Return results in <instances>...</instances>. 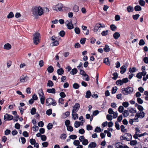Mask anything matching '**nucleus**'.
Here are the masks:
<instances>
[{"mask_svg": "<svg viewBox=\"0 0 148 148\" xmlns=\"http://www.w3.org/2000/svg\"><path fill=\"white\" fill-rule=\"evenodd\" d=\"M122 105L124 107L127 108L129 104L128 102L126 101L123 103Z\"/></svg>", "mask_w": 148, "mask_h": 148, "instance_id": "52", "label": "nucleus"}, {"mask_svg": "<svg viewBox=\"0 0 148 148\" xmlns=\"http://www.w3.org/2000/svg\"><path fill=\"white\" fill-rule=\"evenodd\" d=\"M69 138L71 139L74 140L77 138V136L75 135H71L69 136Z\"/></svg>", "mask_w": 148, "mask_h": 148, "instance_id": "64", "label": "nucleus"}, {"mask_svg": "<svg viewBox=\"0 0 148 148\" xmlns=\"http://www.w3.org/2000/svg\"><path fill=\"white\" fill-rule=\"evenodd\" d=\"M40 97V102L42 104H43L45 103V96L43 97Z\"/></svg>", "mask_w": 148, "mask_h": 148, "instance_id": "37", "label": "nucleus"}, {"mask_svg": "<svg viewBox=\"0 0 148 148\" xmlns=\"http://www.w3.org/2000/svg\"><path fill=\"white\" fill-rule=\"evenodd\" d=\"M127 69L126 66L125 65H123L121 67L120 73L121 74H123L126 71Z\"/></svg>", "mask_w": 148, "mask_h": 148, "instance_id": "14", "label": "nucleus"}, {"mask_svg": "<svg viewBox=\"0 0 148 148\" xmlns=\"http://www.w3.org/2000/svg\"><path fill=\"white\" fill-rule=\"evenodd\" d=\"M84 79L86 81H88L90 79L88 75L86 74H84Z\"/></svg>", "mask_w": 148, "mask_h": 148, "instance_id": "45", "label": "nucleus"}, {"mask_svg": "<svg viewBox=\"0 0 148 148\" xmlns=\"http://www.w3.org/2000/svg\"><path fill=\"white\" fill-rule=\"evenodd\" d=\"M121 132H125L127 130L126 129H125V126L123 125H121Z\"/></svg>", "mask_w": 148, "mask_h": 148, "instance_id": "50", "label": "nucleus"}, {"mask_svg": "<svg viewBox=\"0 0 148 148\" xmlns=\"http://www.w3.org/2000/svg\"><path fill=\"white\" fill-rule=\"evenodd\" d=\"M135 11H140L141 10L142 8L141 7L138 5L136 6L134 8Z\"/></svg>", "mask_w": 148, "mask_h": 148, "instance_id": "30", "label": "nucleus"}, {"mask_svg": "<svg viewBox=\"0 0 148 148\" xmlns=\"http://www.w3.org/2000/svg\"><path fill=\"white\" fill-rule=\"evenodd\" d=\"M104 51L106 52H108L110 50V49L109 47V46L107 45H106L104 48H103Z\"/></svg>", "mask_w": 148, "mask_h": 148, "instance_id": "27", "label": "nucleus"}, {"mask_svg": "<svg viewBox=\"0 0 148 148\" xmlns=\"http://www.w3.org/2000/svg\"><path fill=\"white\" fill-rule=\"evenodd\" d=\"M122 93L124 95H126L132 93L134 91V89L132 87H128L122 88Z\"/></svg>", "mask_w": 148, "mask_h": 148, "instance_id": "2", "label": "nucleus"}, {"mask_svg": "<svg viewBox=\"0 0 148 148\" xmlns=\"http://www.w3.org/2000/svg\"><path fill=\"white\" fill-rule=\"evenodd\" d=\"M97 144L95 142H92L90 143L88 146V148H94L97 146Z\"/></svg>", "mask_w": 148, "mask_h": 148, "instance_id": "13", "label": "nucleus"}, {"mask_svg": "<svg viewBox=\"0 0 148 148\" xmlns=\"http://www.w3.org/2000/svg\"><path fill=\"white\" fill-rule=\"evenodd\" d=\"M3 48L4 49L7 50H9L11 48V46L9 43H7L4 45Z\"/></svg>", "mask_w": 148, "mask_h": 148, "instance_id": "15", "label": "nucleus"}, {"mask_svg": "<svg viewBox=\"0 0 148 148\" xmlns=\"http://www.w3.org/2000/svg\"><path fill=\"white\" fill-rule=\"evenodd\" d=\"M108 33V31H104L101 32V35L103 36H105L107 35Z\"/></svg>", "mask_w": 148, "mask_h": 148, "instance_id": "61", "label": "nucleus"}, {"mask_svg": "<svg viewBox=\"0 0 148 148\" xmlns=\"http://www.w3.org/2000/svg\"><path fill=\"white\" fill-rule=\"evenodd\" d=\"M67 127V130L68 131L71 132L73 130V127L70 125L68 126Z\"/></svg>", "mask_w": 148, "mask_h": 148, "instance_id": "44", "label": "nucleus"}, {"mask_svg": "<svg viewBox=\"0 0 148 148\" xmlns=\"http://www.w3.org/2000/svg\"><path fill=\"white\" fill-rule=\"evenodd\" d=\"M116 84L117 85L121 86L123 84L122 82V80L121 79H119L116 81Z\"/></svg>", "mask_w": 148, "mask_h": 148, "instance_id": "38", "label": "nucleus"}, {"mask_svg": "<svg viewBox=\"0 0 148 148\" xmlns=\"http://www.w3.org/2000/svg\"><path fill=\"white\" fill-rule=\"evenodd\" d=\"M91 96V93L90 90H88L86 93L85 97L88 98Z\"/></svg>", "mask_w": 148, "mask_h": 148, "instance_id": "26", "label": "nucleus"}, {"mask_svg": "<svg viewBox=\"0 0 148 148\" xmlns=\"http://www.w3.org/2000/svg\"><path fill=\"white\" fill-rule=\"evenodd\" d=\"M47 92L49 93L55 94L56 93V90L55 88H52L51 89L49 88L47 89Z\"/></svg>", "mask_w": 148, "mask_h": 148, "instance_id": "18", "label": "nucleus"}, {"mask_svg": "<svg viewBox=\"0 0 148 148\" xmlns=\"http://www.w3.org/2000/svg\"><path fill=\"white\" fill-rule=\"evenodd\" d=\"M63 7V5L61 3H59L58 4L53 6V10L57 11H60Z\"/></svg>", "mask_w": 148, "mask_h": 148, "instance_id": "7", "label": "nucleus"}, {"mask_svg": "<svg viewBox=\"0 0 148 148\" xmlns=\"http://www.w3.org/2000/svg\"><path fill=\"white\" fill-rule=\"evenodd\" d=\"M53 126V125L51 123H49L47 126V128L49 130L51 129L52 128Z\"/></svg>", "mask_w": 148, "mask_h": 148, "instance_id": "57", "label": "nucleus"}, {"mask_svg": "<svg viewBox=\"0 0 148 148\" xmlns=\"http://www.w3.org/2000/svg\"><path fill=\"white\" fill-rule=\"evenodd\" d=\"M94 131L96 132H100L101 131V129L100 127H97L95 129Z\"/></svg>", "mask_w": 148, "mask_h": 148, "instance_id": "55", "label": "nucleus"}, {"mask_svg": "<svg viewBox=\"0 0 148 148\" xmlns=\"http://www.w3.org/2000/svg\"><path fill=\"white\" fill-rule=\"evenodd\" d=\"M73 20L75 21L74 22H73V21H71L70 22L68 20L65 22V23L66 24L68 28L69 29H72L74 28L72 23H73L74 24H75L77 23V19L75 18H74Z\"/></svg>", "mask_w": 148, "mask_h": 148, "instance_id": "4", "label": "nucleus"}, {"mask_svg": "<svg viewBox=\"0 0 148 148\" xmlns=\"http://www.w3.org/2000/svg\"><path fill=\"white\" fill-rule=\"evenodd\" d=\"M136 114H138V117L140 119L143 118L145 116V113L143 112H138Z\"/></svg>", "mask_w": 148, "mask_h": 148, "instance_id": "12", "label": "nucleus"}, {"mask_svg": "<svg viewBox=\"0 0 148 148\" xmlns=\"http://www.w3.org/2000/svg\"><path fill=\"white\" fill-rule=\"evenodd\" d=\"M75 32L77 34H78L80 33V30L78 27H75L74 29Z\"/></svg>", "mask_w": 148, "mask_h": 148, "instance_id": "40", "label": "nucleus"}, {"mask_svg": "<svg viewBox=\"0 0 148 148\" xmlns=\"http://www.w3.org/2000/svg\"><path fill=\"white\" fill-rule=\"evenodd\" d=\"M123 114L124 117H126L129 115V111L127 110H124L123 112Z\"/></svg>", "mask_w": 148, "mask_h": 148, "instance_id": "23", "label": "nucleus"}, {"mask_svg": "<svg viewBox=\"0 0 148 148\" xmlns=\"http://www.w3.org/2000/svg\"><path fill=\"white\" fill-rule=\"evenodd\" d=\"M86 129L88 131L92 129V127L90 125H86Z\"/></svg>", "mask_w": 148, "mask_h": 148, "instance_id": "62", "label": "nucleus"}, {"mask_svg": "<svg viewBox=\"0 0 148 148\" xmlns=\"http://www.w3.org/2000/svg\"><path fill=\"white\" fill-rule=\"evenodd\" d=\"M32 13L34 16L37 18L39 16L43 14V10L40 6L34 7L32 8Z\"/></svg>", "mask_w": 148, "mask_h": 148, "instance_id": "1", "label": "nucleus"}, {"mask_svg": "<svg viewBox=\"0 0 148 148\" xmlns=\"http://www.w3.org/2000/svg\"><path fill=\"white\" fill-rule=\"evenodd\" d=\"M122 80L123 84L126 83H127L129 81L128 79L127 78H123Z\"/></svg>", "mask_w": 148, "mask_h": 148, "instance_id": "63", "label": "nucleus"}, {"mask_svg": "<svg viewBox=\"0 0 148 148\" xmlns=\"http://www.w3.org/2000/svg\"><path fill=\"white\" fill-rule=\"evenodd\" d=\"M28 77L27 76H24L23 75L20 78V82L24 83L25 82H26L27 80Z\"/></svg>", "mask_w": 148, "mask_h": 148, "instance_id": "11", "label": "nucleus"}, {"mask_svg": "<svg viewBox=\"0 0 148 148\" xmlns=\"http://www.w3.org/2000/svg\"><path fill=\"white\" fill-rule=\"evenodd\" d=\"M137 71L135 67H133L132 68H130L129 69V71L130 73H134Z\"/></svg>", "mask_w": 148, "mask_h": 148, "instance_id": "34", "label": "nucleus"}, {"mask_svg": "<svg viewBox=\"0 0 148 148\" xmlns=\"http://www.w3.org/2000/svg\"><path fill=\"white\" fill-rule=\"evenodd\" d=\"M53 85V83L51 80H49L47 83V86L49 87H52Z\"/></svg>", "mask_w": 148, "mask_h": 148, "instance_id": "31", "label": "nucleus"}, {"mask_svg": "<svg viewBox=\"0 0 148 148\" xmlns=\"http://www.w3.org/2000/svg\"><path fill=\"white\" fill-rule=\"evenodd\" d=\"M66 137V134H62L60 136V138L62 139H65Z\"/></svg>", "mask_w": 148, "mask_h": 148, "instance_id": "60", "label": "nucleus"}, {"mask_svg": "<svg viewBox=\"0 0 148 148\" xmlns=\"http://www.w3.org/2000/svg\"><path fill=\"white\" fill-rule=\"evenodd\" d=\"M112 75L114 76L112 77L113 79L114 80H116L118 76L117 73H114Z\"/></svg>", "mask_w": 148, "mask_h": 148, "instance_id": "48", "label": "nucleus"}, {"mask_svg": "<svg viewBox=\"0 0 148 148\" xmlns=\"http://www.w3.org/2000/svg\"><path fill=\"white\" fill-rule=\"evenodd\" d=\"M125 135L127 136V141H130L132 139V136L131 134L129 133H126L125 134Z\"/></svg>", "mask_w": 148, "mask_h": 148, "instance_id": "24", "label": "nucleus"}, {"mask_svg": "<svg viewBox=\"0 0 148 148\" xmlns=\"http://www.w3.org/2000/svg\"><path fill=\"white\" fill-rule=\"evenodd\" d=\"M14 16V15L12 12H10L9 14L8 15L7 17L8 18H12Z\"/></svg>", "mask_w": 148, "mask_h": 148, "instance_id": "39", "label": "nucleus"}, {"mask_svg": "<svg viewBox=\"0 0 148 148\" xmlns=\"http://www.w3.org/2000/svg\"><path fill=\"white\" fill-rule=\"evenodd\" d=\"M29 142L32 145H34L36 143V141L35 139L32 138L30 139Z\"/></svg>", "mask_w": 148, "mask_h": 148, "instance_id": "47", "label": "nucleus"}, {"mask_svg": "<svg viewBox=\"0 0 148 148\" xmlns=\"http://www.w3.org/2000/svg\"><path fill=\"white\" fill-rule=\"evenodd\" d=\"M80 122H79L78 121H76L74 123V126L76 128H77L79 127L80 125Z\"/></svg>", "mask_w": 148, "mask_h": 148, "instance_id": "41", "label": "nucleus"}, {"mask_svg": "<svg viewBox=\"0 0 148 148\" xmlns=\"http://www.w3.org/2000/svg\"><path fill=\"white\" fill-rule=\"evenodd\" d=\"M77 72V69L74 68L72 69L71 71H70V74L74 75L76 74Z\"/></svg>", "mask_w": 148, "mask_h": 148, "instance_id": "25", "label": "nucleus"}, {"mask_svg": "<svg viewBox=\"0 0 148 148\" xmlns=\"http://www.w3.org/2000/svg\"><path fill=\"white\" fill-rule=\"evenodd\" d=\"M124 110V108L123 107L121 106H119L118 108V111L120 113H122L123 112V111Z\"/></svg>", "mask_w": 148, "mask_h": 148, "instance_id": "42", "label": "nucleus"}, {"mask_svg": "<svg viewBox=\"0 0 148 148\" xmlns=\"http://www.w3.org/2000/svg\"><path fill=\"white\" fill-rule=\"evenodd\" d=\"M13 116L11 115L6 114L4 116V119L5 121H10L12 119Z\"/></svg>", "mask_w": 148, "mask_h": 148, "instance_id": "10", "label": "nucleus"}, {"mask_svg": "<svg viewBox=\"0 0 148 148\" xmlns=\"http://www.w3.org/2000/svg\"><path fill=\"white\" fill-rule=\"evenodd\" d=\"M105 27V25L104 24H101L99 23H97L94 27V31L96 32L101 27L104 28Z\"/></svg>", "mask_w": 148, "mask_h": 148, "instance_id": "6", "label": "nucleus"}, {"mask_svg": "<svg viewBox=\"0 0 148 148\" xmlns=\"http://www.w3.org/2000/svg\"><path fill=\"white\" fill-rule=\"evenodd\" d=\"M121 144V143H116L115 146L117 148H123V146H122Z\"/></svg>", "mask_w": 148, "mask_h": 148, "instance_id": "28", "label": "nucleus"}, {"mask_svg": "<svg viewBox=\"0 0 148 148\" xmlns=\"http://www.w3.org/2000/svg\"><path fill=\"white\" fill-rule=\"evenodd\" d=\"M110 28L112 31H115L116 29V26L114 24H112L110 26Z\"/></svg>", "mask_w": 148, "mask_h": 148, "instance_id": "33", "label": "nucleus"}, {"mask_svg": "<svg viewBox=\"0 0 148 148\" xmlns=\"http://www.w3.org/2000/svg\"><path fill=\"white\" fill-rule=\"evenodd\" d=\"M140 15L139 14H136L132 16L134 20H137L139 17Z\"/></svg>", "mask_w": 148, "mask_h": 148, "instance_id": "56", "label": "nucleus"}, {"mask_svg": "<svg viewBox=\"0 0 148 148\" xmlns=\"http://www.w3.org/2000/svg\"><path fill=\"white\" fill-rule=\"evenodd\" d=\"M127 10L128 12H132L134 10V8L130 6H129L127 8Z\"/></svg>", "mask_w": 148, "mask_h": 148, "instance_id": "29", "label": "nucleus"}, {"mask_svg": "<svg viewBox=\"0 0 148 148\" xmlns=\"http://www.w3.org/2000/svg\"><path fill=\"white\" fill-rule=\"evenodd\" d=\"M113 36L114 39L117 40L120 37V35L119 33L116 32L114 34Z\"/></svg>", "mask_w": 148, "mask_h": 148, "instance_id": "16", "label": "nucleus"}, {"mask_svg": "<svg viewBox=\"0 0 148 148\" xmlns=\"http://www.w3.org/2000/svg\"><path fill=\"white\" fill-rule=\"evenodd\" d=\"M65 34V32L63 30H62L59 33V35L60 36L62 37H64Z\"/></svg>", "mask_w": 148, "mask_h": 148, "instance_id": "58", "label": "nucleus"}, {"mask_svg": "<svg viewBox=\"0 0 148 148\" xmlns=\"http://www.w3.org/2000/svg\"><path fill=\"white\" fill-rule=\"evenodd\" d=\"M80 108V105L78 103H76L75 105L73 107V110L72 112H77Z\"/></svg>", "mask_w": 148, "mask_h": 148, "instance_id": "9", "label": "nucleus"}, {"mask_svg": "<svg viewBox=\"0 0 148 148\" xmlns=\"http://www.w3.org/2000/svg\"><path fill=\"white\" fill-rule=\"evenodd\" d=\"M33 36V42L35 44L37 45L39 42L40 33H36L34 34Z\"/></svg>", "mask_w": 148, "mask_h": 148, "instance_id": "5", "label": "nucleus"}, {"mask_svg": "<svg viewBox=\"0 0 148 148\" xmlns=\"http://www.w3.org/2000/svg\"><path fill=\"white\" fill-rule=\"evenodd\" d=\"M38 93L40 97H43V96H44V93L42 89H40L38 90Z\"/></svg>", "mask_w": 148, "mask_h": 148, "instance_id": "22", "label": "nucleus"}, {"mask_svg": "<svg viewBox=\"0 0 148 148\" xmlns=\"http://www.w3.org/2000/svg\"><path fill=\"white\" fill-rule=\"evenodd\" d=\"M137 141L136 140H131L130 143V144L131 145H134L137 144Z\"/></svg>", "mask_w": 148, "mask_h": 148, "instance_id": "36", "label": "nucleus"}, {"mask_svg": "<svg viewBox=\"0 0 148 148\" xmlns=\"http://www.w3.org/2000/svg\"><path fill=\"white\" fill-rule=\"evenodd\" d=\"M57 73L58 75H61L64 73V71L62 68H60L57 70Z\"/></svg>", "mask_w": 148, "mask_h": 148, "instance_id": "19", "label": "nucleus"}, {"mask_svg": "<svg viewBox=\"0 0 148 148\" xmlns=\"http://www.w3.org/2000/svg\"><path fill=\"white\" fill-rule=\"evenodd\" d=\"M46 106H49L51 105L53 106H56L57 104V103L56 100L51 98H49L46 99Z\"/></svg>", "mask_w": 148, "mask_h": 148, "instance_id": "3", "label": "nucleus"}, {"mask_svg": "<svg viewBox=\"0 0 148 148\" xmlns=\"http://www.w3.org/2000/svg\"><path fill=\"white\" fill-rule=\"evenodd\" d=\"M73 87L75 89H78L80 87V86L78 84L75 83L73 85Z\"/></svg>", "mask_w": 148, "mask_h": 148, "instance_id": "32", "label": "nucleus"}, {"mask_svg": "<svg viewBox=\"0 0 148 148\" xmlns=\"http://www.w3.org/2000/svg\"><path fill=\"white\" fill-rule=\"evenodd\" d=\"M48 73H51L53 72L54 71V69L53 66H49L47 69Z\"/></svg>", "mask_w": 148, "mask_h": 148, "instance_id": "17", "label": "nucleus"}, {"mask_svg": "<svg viewBox=\"0 0 148 148\" xmlns=\"http://www.w3.org/2000/svg\"><path fill=\"white\" fill-rule=\"evenodd\" d=\"M79 139L81 142L82 143V144L84 145H87L88 143V141L87 139H85L84 136H82L79 137Z\"/></svg>", "mask_w": 148, "mask_h": 148, "instance_id": "8", "label": "nucleus"}, {"mask_svg": "<svg viewBox=\"0 0 148 148\" xmlns=\"http://www.w3.org/2000/svg\"><path fill=\"white\" fill-rule=\"evenodd\" d=\"M145 44L144 41L143 39H141L140 40L139 45L140 46H142L144 45Z\"/></svg>", "mask_w": 148, "mask_h": 148, "instance_id": "46", "label": "nucleus"}, {"mask_svg": "<svg viewBox=\"0 0 148 148\" xmlns=\"http://www.w3.org/2000/svg\"><path fill=\"white\" fill-rule=\"evenodd\" d=\"M104 63H106V64L108 65H110V63L109 62V60L108 58H106L105 59L104 62Z\"/></svg>", "mask_w": 148, "mask_h": 148, "instance_id": "53", "label": "nucleus"}, {"mask_svg": "<svg viewBox=\"0 0 148 148\" xmlns=\"http://www.w3.org/2000/svg\"><path fill=\"white\" fill-rule=\"evenodd\" d=\"M73 144L75 146H78L79 145L80 142L78 140H75L73 142Z\"/></svg>", "mask_w": 148, "mask_h": 148, "instance_id": "43", "label": "nucleus"}, {"mask_svg": "<svg viewBox=\"0 0 148 148\" xmlns=\"http://www.w3.org/2000/svg\"><path fill=\"white\" fill-rule=\"evenodd\" d=\"M52 113V110L49 109L46 111V114L48 115H50Z\"/></svg>", "mask_w": 148, "mask_h": 148, "instance_id": "54", "label": "nucleus"}, {"mask_svg": "<svg viewBox=\"0 0 148 148\" xmlns=\"http://www.w3.org/2000/svg\"><path fill=\"white\" fill-rule=\"evenodd\" d=\"M139 4L141 6H144L145 3V1L143 0H140L139 1Z\"/></svg>", "mask_w": 148, "mask_h": 148, "instance_id": "49", "label": "nucleus"}, {"mask_svg": "<svg viewBox=\"0 0 148 148\" xmlns=\"http://www.w3.org/2000/svg\"><path fill=\"white\" fill-rule=\"evenodd\" d=\"M70 115V112L69 111L66 112L65 113L62 114V117L63 118H65Z\"/></svg>", "mask_w": 148, "mask_h": 148, "instance_id": "21", "label": "nucleus"}, {"mask_svg": "<svg viewBox=\"0 0 148 148\" xmlns=\"http://www.w3.org/2000/svg\"><path fill=\"white\" fill-rule=\"evenodd\" d=\"M138 102L140 104H142L143 103V101L140 98L138 97L137 99Z\"/></svg>", "mask_w": 148, "mask_h": 148, "instance_id": "59", "label": "nucleus"}, {"mask_svg": "<svg viewBox=\"0 0 148 148\" xmlns=\"http://www.w3.org/2000/svg\"><path fill=\"white\" fill-rule=\"evenodd\" d=\"M75 112H72V115L73 118L74 120H76L78 118V114Z\"/></svg>", "mask_w": 148, "mask_h": 148, "instance_id": "20", "label": "nucleus"}, {"mask_svg": "<svg viewBox=\"0 0 148 148\" xmlns=\"http://www.w3.org/2000/svg\"><path fill=\"white\" fill-rule=\"evenodd\" d=\"M36 109L35 108H33L31 111V113L32 115H34L35 114L36 112Z\"/></svg>", "mask_w": 148, "mask_h": 148, "instance_id": "51", "label": "nucleus"}, {"mask_svg": "<svg viewBox=\"0 0 148 148\" xmlns=\"http://www.w3.org/2000/svg\"><path fill=\"white\" fill-rule=\"evenodd\" d=\"M117 90V87L114 86L113 87L112 90V94H114L115 93Z\"/></svg>", "mask_w": 148, "mask_h": 148, "instance_id": "35", "label": "nucleus"}]
</instances>
